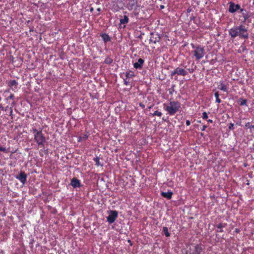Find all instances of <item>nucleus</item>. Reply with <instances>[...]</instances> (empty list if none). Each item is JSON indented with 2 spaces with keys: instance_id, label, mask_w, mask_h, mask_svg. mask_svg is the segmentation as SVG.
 <instances>
[{
  "instance_id": "1",
  "label": "nucleus",
  "mask_w": 254,
  "mask_h": 254,
  "mask_svg": "<svg viewBox=\"0 0 254 254\" xmlns=\"http://www.w3.org/2000/svg\"><path fill=\"white\" fill-rule=\"evenodd\" d=\"M229 34L232 38L239 37L240 38L247 39L249 36L247 28L242 24L234 26L230 29Z\"/></svg>"
},
{
  "instance_id": "2",
  "label": "nucleus",
  "mask_w": 254,
  "mask_h": 254,
  "mask_svg": "<svg viewBox=\"0 0 254 254\" xmlns=\"http://www.w3.org/2000/svg\"><path fill=\"white\" fill-rule=\"evenodd\" d=\"M32 131L34 136V139L38 146L44 148V143L46 141L45 137L42 133V129L38 130L36 128H32Z\"/></svg>"
},
{
  "instance_id": "3",
  "label": "nucleus",
  "mask_w": 254,
  "mask_h": 254,
  "mask_svg": "<svg viewBox=\"0 0 254 254\" xmlns=\"http://www.w3.org/2000/svg\"><path fill=\"white\" fill-rule=\"evenodd\" d=\"M190 46L193 49L191 53L196 60H199L204 56L205 52L204 47L199 45L195 46L192 43Z\"/></svg>"
},
{
  "instance_id": "4",
  "label": "nucleus",
  "mask_w": 254,
  "mask_h": 254,
  "mask_svg": "<svg viewBox=\"0 0 254 254\" xmlns=\"http://www.w3.org/2000/svg\"><path fill=\"white\" fill-rule=\"evenodd\" d=\"M180 107V103L177 101H171L169 105L166 107L167 111H176Z\"/></svg>"
},
{
  "instance_id": "5",
  "label": "nucleus",
  "mask_w": 254,
  "mask_h": 254,
  "mask_svg": "<svg viewBox=\"0 0 254 254\" xmlns=\"http://www.w3.org/2000/svg\"><path fill=\"white\" fill-rule=\"evenodd\" d=\"M118 213L116 210H111L107 217V221L111 224L114 223L118 217Z\"/></svg>"
},
{
  "instance_id": "6",
  "label": "nucleus",
  "mask_w": 254,
  "mask_h": 254,
  "mask_svg": "<svg viewBox=\"0 0 254 254\" xmlns=\"http://www.w3.org/2000/svg\"><path fill=\"white\" fill-rule=\"evenodd\" d=\"M188 73V71L184 68L177 67L174 71L171 73V76H173L175 74L179 75L186 76Z\"/></svg>"
},
{
  "instance_id": "7",
  "label": "nucleus",
  "mask_w": 254,
  "mask_h": 254,
  "mask_svg": "<svg viewBox=\"0 0 254 254\" xmlns=\"http://www.w3.org/2000/svg\"><path fill=\"white\" fill-rule=\"evenodd\" d=\"M240 12L242 14V16L244 18L243 22L245 23L247 21L250 22V21H249V19L251 16V13L244 8L241 9Z\"/></svg>"
},
{
  "instance_id": "8",
  "label": "nucleus",
  "mask_w": 254,
  "mask_h": 254,
  "mask_svg": "<svg viewBox=\"0 0 254 254\" xmlns=\"http://www.w3.org/2000/svg\"><path fill=\"white\" fill-rule=\"evenodd\" d=\"M229 11L230 13H233L238 11V10H240L241 9L240 7V5L238 4H235L233 2H230L229 3Z\"/></svg>"
},
{
  "instance_id": "9",
  "label": "nucleus",
  "mask_w": 254,
  "mask_h": 254,
  "mask_svg": "<svg viewBox=\"0 0 254 254\" xmlns=\"http://www.w3.org/2000/svg\"><path fill=\"white\" fill-rule=\"evenodd\" d=\"M3 96L4 97L5 100L8 102L9 100H12L14 99V96L13 94L10 92L9 89L5 90L3 93Z\"/></svg>"
},
{
  "instance_id": "10",
  "label": "nucleus",
  "mask_w": 254,
  "mask_h": 254,
  "mask_svg": "<svg viewBox=\"0 0 254 254\" xmlns=\"http://www.w3.org/2000/svg\"><path fill=\"white\" fill-rule=\"evenodd\" d=\"M7 85L13 91H15L17 89L18 82L15 80H11L6 82Z\"/></svg>"
},
{
  "instance_id": "11",
  "label": "nucleus",
  "mask_w": 254,
  "mask_h": 254,
  "mask_svg": "<svg viewBox=\"0 0 254 254\" xmlns=\"http://www.w3.org/2000/svg\"><path fill=\"white\" fill-rule=\"evenodd\" d=\"M16 178L24 184L26 182L27 175L24 172H21L18 176H16Z\"/></svg>"
},
{
  "instance_id": "12",
  "label": "nucleus",
  "mask_w": 254,
  "mask_h": 254,
  "mask_svg": "<svg viewBox=\"0 0 254 254\" xmlns=\"http://www.w3.org/2000/svg\"><path fill=\"white\" fill-rule=\"evenodd\" d=\"M70 184L74 188H79L81 186L80 181L75 178H73L71 180Z\"/></svg>"
},
{
  "instance_id": "13",
  "label": "nucleus",
  "mask_w": 254,
  "mask_h": 254,
  "mask_svg": "<svg viewBox=\"0 0 254 254\" xmlns=\"http://www.w3.org/2000/svg\"><path fill=\"white\" fill-rule=\"evenodd\" d=\"M144 60L142 59H139L137 62L134 63L133 67L136 69H141L144 64Z\"/></svg>"
},
{
  "instance_id": "14",
  "label": "nucleus",
  "mask_w": 254,
  "mask_h": 254,
  "mask_svg": "<svg viewBox=\"0 0 254 254\" xmlns=\"http://www.w3.org/2000/svg\"><path fill=\"white\" fill-rule=\"evenodd\" d=\"M173 194V192L171 190H169L167 192L162 191L161 192V195L168 199H170L172 198Z\"/></svg>"
},
{
  "instance_id": "15",
  "label": "nucleus",
  "mask_w": 254,
  "mask_h": 254,
  "mask_svg": "<svg viewBox=\"0 0 254 254\" xmlns=\"http://www.w3.org/2000/svg\"><path fill=\"white\" fill-rule=\"evenodd\" d=\"M151 37H150L149 41L153 43H156L157 42H158L160 40V37L159 35L156 34L154 35L153 33H151Z\"/></svg>"
},
{
  "instance_id": "16",
  "label": "nucleus",
  "mask_w": 254,
  "mask_h": 254,
  "mask_svg": "<svg viewBox=\"0 0 254 254\" xmlns=\"http://www.w3.org/2000/svg\"><path fill=\"white\" fill-rule=\"evenodd\" d=\"M219 83L218 88L224 92H227L228 88L224 82L221 80Z\"/></svg>"
},
{
  "instance_id": "17",
  "label": "nucleus",
  "mask_w": 254,
  "mask_h": 254,
  "mask_svg": "<svg viewBox=\"0 0 254 254\" xmlns=\"http://www.w3.org/2000/svg\"><path fill=\"white\" fill-rule=\"evenodd\" d=\"M137 4V1L135 0H130L127 4V8L129 10L133 9Z\"/></svg>"
},
{
  "instance_id": "18",
  "label": "nucleus",
  "mask_w": 254,
  "mask_h": 254,
  "mask_svg": "<svg viewBox=\"0 0 254 254\" xmlns=\"http://www.w3.org/2000/svg\"><path fill=\"white\" fill-rule=\"evenodd\" d=\"M100 36L102 37L104 43H107L111 40V37L106 33H102Z\"/></svg>"
},
{
  "instance_id": "19",
  "label": "nucleus",
  "mask_w": 254,
  "mask_h": 254,
  "mask_svg": "<svg viewBox=\"0 0 254 254\" xmlns=\"http://www.w3.org/2000/svg\"><path fill=\"white\" fill-rule=\"evenodd\" d=\"M202 248L199 245L194 247L192 254H200L202 252Z\"/></svg>"
},
{
  "instance_id": "20",
  "label": "nucleus",
  "mask_w": 254,
  "mask_h": 254,
  "mask_svg": "<svg viewBox=\"0 0 254 254\" xmlns=\"http://www.w3.org/2000/svg\"><path fill=\"white\" fill-rule=\"evenodd\" d=\"M227 226V223H220L217 226L216 228L219 229V232H223V228H225Z\"/></svg>"
},
{
  "instance_id": "21",
  "label": "nucleus",
  "mask_w": 254,
  "mask_h": 254,
  "mask_svg": "<svg viewBox=\"0 0 254 254\" xmlns=\"http://www.w3.org/2000/svg\"><path fill=\"white\" fill-rule=\"evenodd\" d=\"M89 135L87 134H83V135L79 136L78 137V142H82L85 141L88 138Z\"/></svg>"
},
{
  "instance_id": "22",
  "label": "nucleus",
  "mask_w": 254,
  "mask_h": 254,
  "mask_svg": "<svg viewBox=\"0 0 254 254\" xmlns=\"http://www.w3.org/2000/svg\"><path fill=\"white\" fill-rule=\"evenodd\" d=\"M128 18L127 15H124V17L120 19V23L122 24H125L128 22Z\"/></svg>"
},
{
  "instance_id": "23",
  "label": "nucleus",
  "mask_w": 254,
  "mask_h": 254,
  "mask_svg": "<svg viewBox=\"0 0 254 254\" xmlns=\"http://www.w3.org/2000/svg\"><path fill=\"white\" fill-rule=\"evenodd\" d=\"M126 76L127 78H131L134 76V74L133 71H129L126 72Z\"/></svg>"
},
{
  "instance_id": "24",
  "label": "nucleus",
  "mask_w": 254,
  "mask_h": 254,
  "mask_svg": "<svg viewBox=\"0 0 254 254\" xmlns=\"http://www.w3.org/2000/svg\"><path fill=\"white\" fill-rule=\"evenodd\" d=\"M163 232H164L166 237H168L170 236V233L169 232L168 229L167 227H163Z\"/></svg>"
},
{
  "instance_id": "25",
  "label": "nucleus",
  "mask_w": 254,
  "mask_h": 254,
  "mask_svg": "<svg viewBox=\"0 0 254 254\" xmlns=\"http://www.w3.org/2000/svg\"><path fill=\"white\" fill-rule=\"evenodd\" d=\"M247 102V101L246 99H240L238 103L241 106H244L246 105Z\"/></svg>"
},
{
  "instance_id": "26",
  "label": "nucleus",
  "mask_w": 254,
  "mask_h": 254,
  "mask_svg": "<svg viewBox=\"0 0 254 254\" xmlns=\"http://www.w3.org/2000/svg\"><path fill=\"white\" fill-rule=\"evenodd\" d=\"M215 97L216 98V102L219 103L221 102V100L219 98V94L218 92H216L214 94Z\"/></svg>"
},
{
  "instance_id": "27",
  "label": "nucleus",
  "mask_w": 254,
  "mask_h": 254,
  "mask_svg": "<svg viewBox=\"0 0 254 254\" xmlns=\"http://www.w3.org/2000/svg\"><path fill=\"white\" fill-rule=\"evenodd\" d=\"M113 62V60L111 58L108 57L105 59L104 63L107 64H110Z\"/></svg>"
},
{
  "instance_id": "28",
  "label": "nucleus",
  "mask_w": 254,
  "mask_h": 254,
  "mask_svg": "<svg viewBox=\"0 0 254 254\" xmlns=\"http://www.w3.org/2000/svg\"><path fill=\"white\" fill-rule=\"evenodd\" d=\"M93 160L95 162V165L97 166L100 165V159L98 157H96L93 159Z\"/></svg>"
},
{
  "instance_id": "29",
  "label": "nucleus",
  "mask_w": 254,
  "mask_h": 254,
  "mask_svg": "<svg viewBox=\"0 0 254 254\" xmlns=\"http://www.w3.org/2000/svg\"><path fill=\"white\" fill-rule=\"evenodd\" d=\"M0 151L3 152L4 153H8V149L6 148L5 147L0 146Z\"/></svg>"
},
{
  "instance_id": "30",
  "label": "nucleus",
  "mask_w": 254,
  "mask_h": 254,
  "mask_svg": "<svg viewBox=\"0 0 254 254\" xmlns=\"http://www.w3.org/2000/svg\"><path fill=\"white\" fill-rule=\"evenodd\" d=\"M245 127L250 129L254 128V125H251L250 123H247L246 124Z\"/></svg>"
},
{
  "instance_id": "31",
  "label": "nucleus",
  "mask_w": 254,
  "mask_h": 254,
  "mask_svg": "<svg viewBox=\"0 0 254 254\" xmlns=\"http://www.w3.org/2000/svg\"><path fill=\"white\" fill-rule=\"evenodd\" d=\"M161 115H162L161 112H153V113L152 114V115L153 116H161Z\"/></svg>"
},
{
  "instance_id": "32",
  "label": "nucleus",
  "mask_w": 254,
  "mask_h": 254,
  "mask_svg": "<svg viewBox=\"0 0 254 254\" xmlns=\"http://www.w3.org/2000/svg\"><path fill=\"white\" fill-rule=\"evenodd\" d=\"M127 79L128 78H127L124 79V84L126 85H129V81L128 80H127Z\"/></svg>"
},
{
  "instance_id": "33",
  "label": "nucleus",
  "mask_w": 254,
  "mask_h": 254,
  "mask_svg": "<svg viewBox=\"0 0 254 254\" xmlns=\"http://www.w3.org/2000/svg\"><path fill=\"white\" fill-rule=\"evenodd\" d=\"M202 118L204 119H206L208 118L207 112H203V113Z\"/></svg>"
},
{
  "instance_id": "34",
  "label": "nucleus",
  "mask_w": 254,
  "mask_h": 254,
  "mask_svg": "<svg viewBox=\"0 0 254 254\" xmlns=\"http://www.w3.org/2000/svg\"><path fill=\"white\" fill-rule=\"evenodd\" d=\"M234 124H230V126L229 127V129H232L233 128Z\"/></svg>"
},
{
  "instance_id": "35",
  "label": "nucleus",
  "mask_w": 254,
  "mask_h": 254,
  "mask_svg": "<svg viewBox=\"0 0 254 254\" xmlns=\"http://www.w3.org/2000/svg\"><path fill=\"white\" fill-rule=\"evenodd\" d=\"M206 127H207V126L206 125H204V126H203V127H202V128L201 129V130L202 131H204Z\"/></svg>"
},
{
  "instance_id": "36",
  "label": "nucleus",
  "mask_w": 254,
  "mask_h": 254,
  "mask_svg": "<svg viewBox=\"0 0 254 254\" xmlns=\"http://www.w3.org/2000/svg\"><path fill=\"white\" fill-rule=\"evenodd\" d=\"M186 125L187 126H189L190 125V122L189 120H187L186 121Z\"/></svg>"
},
{
  "instance_id": "37",
  "label": "nucleus",
  "mask_w": 254,
  "mask_h": 254,
  "mask_svg": "<svg viewBox=\"0 0 254 254\" xmlns=\"http://www.w3.org/2000/svg\"><path fill=\"white\" fill-rule=\"evenodd\" d=\"M235 232L236 233H240V230H239V229L236 228V229H235Z\"/></svg>"
},
{
  "instance_id": "38",
  "label": "nucleus",
  "mask_w": 254,
  "mask_h": 254,
  "mask_svg": "<svg viewBox=\"0 0 254 254\" xmlns=\"http://www.w3.org/2000/svg\"><path fill=\"white\" fill-rule=\"evenodd\" d=\"M127 242H128V243H129V244H130V246H132V243H131V240H127Z\"/></svg>"
},
{
  "instance_id": "39",
  "label": "nucleus",
  "mask_w": 254,
  "mask_h": 254,
  "mask_svg": "<svg viewBox=\"0 0 254 254\" xmlns=\"http://www.w3.org/2000/svg\"><path fill=\"white\" fill-rule=\"evenodd\" d=\"M176 112H169L170 114L171 115H174V113H175Z\"/></svg>"
},
{
  "instance_id": "40",
  "label": "nucleus",
  "mask_w": 254,
  "mask_h": 254,
  "mask_svg": "<svg viewBox=\"0 0 254 254\" xmlns=\"http://www.w3.org/2000/svg\"><path fill=\"white\" fill-rule=\"evenodd\" d=\"M189 71H190V73L193 72V69H189Z\"/></svg>"
},
{
  "instance_id": "41",
  "label": "nucleus",
  "mask_w": 254,
  "mask_h": 254,
  "mask_svg": "<svg viewBox=\"0 0 254 254\" xmlns=\"http://www.w3.org/2000/svg\"><path fill=\"white\" fill-rule=\"evenodd\" d=\"M208 122L212 123V121L211 120H208Z\"/></svg>"
},
{
  "instance_id": "42",
  "label": "nucleus",
  "mask_w": 254,
  "mask_h": 254,
  "mask_svg": "<svg viewBox=\"0 0 254 254\" xmlns=\"http://www.w3.org/2000/svg\"><path fill=\"white\" fill-rule=\"evenodd\" d=\"M45 153L46 154H48V150H45Z\"/></svg>"
},
{
  "instance_id": "43",
  "label": "nucleus",
  "mask_w": 254,
  "mask_h": 254,
  "mask_svg": "<svg viewBox=\"0 0 254 254\" xmlns=\"http://www.w3.org/2000/svg\"><path fill=\"white\" fill-rule=\"evenodd\" d=\"M164 5H161V9H163V8H164Z\"/></svg>"
},
{
  "instance_id": "44",
  "label": "nucleus",
  "mask_w": 254,
  "mask_h": 254,
  "mask_svg": "<svg viewBox=\"0 0 254 254\" xmlns=\"http://www.w3.org/2000/svg\"><path fill=\"white\" fill-rule=\"evenodd\" d=\"M186 254H192V253H189L188 252H186Z\"/></svg>"
},
{
  "instance_id": "45",
  "label": "nucleus",
  "mask_w": 254,
  "mask_h": 254,
  "mask_svg": "<svg viewBox=\"0 0 254 254\" xmlns=\"http://www.w3.org/2000/svg\"><path fill=\"white\" fill-rule=\"evenodd\" d=\"M97 10H98V11H100L101 10V9H100V8H98L97 9Z\"/></svg>"
},
{
  "instance_id": "46",
  "label": "nucleus",
  "mask_w": 254,
  "mask_h": 254,
  "mask_svg": "<svg viewBox=\"0 0 254 254\" xmlns=\"http://www.w3.org/2000/svg\"><path fill=\"white\" fill-rule=\"evenodd\" d=\"M182 65L184 67H186V66H184L183 64H182Z\"/></svg>"
}]
</instances>
